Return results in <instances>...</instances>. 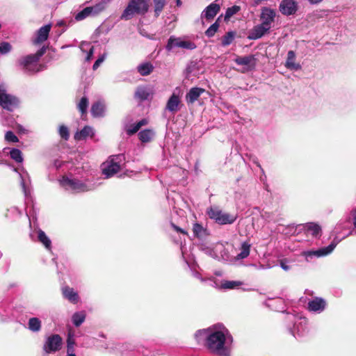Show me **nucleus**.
<instances>
[{
	"instance_id": "f257e3e1",
	"label": "nucleus",
	"mask_w": 356,
	"mask_h": 356,
	"mask_svg": "<svg viewBox=\"0 0 356 356\" xmlns=\"http://www.w3.org/2000/svg\"><path fill=\"white\" fill-rule=\"evenodd\" d=\"M195 338L198 343H203L213 354L229 356L233 337L222 324H216L207 329L197 330Z\"/></svg>"
},
{
	"instance_id": "f03ea898",
	"label": "nucleus",
	"mask_w": 356,
	"mask_h": 356,
	"mask_svg": "<svg viewBox=\"0 0 356 356\" xmlns=\"http://www.w3.org/2000/svg\"><path fill=\"white\" fill-rule=\"evenodd\" d=\"M276 17V11L268 7H263L259 15L261 24L253 27L250 32L248 38L257 40L268 33L273 26Z\"/></svg>"
},
{
	"instance_id": "7ed1b4c3",
	"label": "nucleus",
	"mask_w": 356,
	"mask_h": 356,
	"mask_svg": "<svg viewBox=\"0 0 356 356\" xmlns=\"http://www.w3.org/2000/svg\"><path fill=\"white\" fill-rule=\"evenodd\" d=\"M45 51L46 48L43 47L34 54H29L21 57L17 61L19 66L25 73L33 74L38 72V62Z\"/></svg>"
},
{
	"instance_id": "20e7f679",
	"label": "nucleus",
	"mask_w": 356,
	"mask_h": 356,
	"mask_svg": "<svg viewBox=\"0 0 356 356\" xmlns=\"http://www.w3.org/2000/svg\"><path fill=\"white\" fill-rule=\"evenodd\" d=\"M59 182L60 186L65 190L75 193L86 192L94 190L96 188L95 184L82 182L77 179L70 178L67 176H63L59 180Z\"/></svg>"
},
{
	"instance_id": "39448f33",
	"label": "nucleus",
	"mask_w": 356,
	"mask_h": 356,
	"mask_svg": "<svg viewBox=\"0 0 356 356\" xmlns=\"http://www.w3.org/2000/svg\"><path fill=\"white\" fill-rule=\"evenodd\" d=\"M148 10L147 0H130L123 11L121 18L128 20L131 19L134 15H145Z\"/></svg>"
},
{
	"instance_id": "423d86ee",
	"label": "nucleus",
	"mask_w": 356,
	"mask_h": 356,
	"mask_svg": "<svg viewBox=\"0 0 356 356\" xmlns=\"http://www.w3.org/2000/svg\"><path fill=\"white\" fill-rule=\"evenodd\" d=\"M125 156L122 154L111 156L108 161L102 166V174L106 178H110L115 175L124 164Z\"/></svg>"
},
{
	"instance_id": "0eeeda50",
	"label": "nucleus",
	"mask_w": 356,
	"mask_h": 356,
	"mask_svg": "<svg viewBox=\"0 0 356 356\" xmlns=\"http://www.w3.org/2000/svg\"><path fill=\"white\" fill-rule=\"evenodd\" d=\"M286 320L293 323V327H289V330L295 338L302 337L307 333V321L305 318L288 314Z\"/></svg>"
},
{
	"instance_id": "6e6552de",
	"label": "nucleus",
	"mask_w": 356,
	"mask_h": 356,
	"mask_svg": "<svg viewBox=\"0 0 356 356\" xmlns=\"http://www.w3.org/2000/svg\"><path fill=\"white\" fill-rule=\"evenodd\" d=\"M200 250L208 256L218 260L228 261L229 259L228 252L222 243H216L209 246L202 244L200 246Z\"/></svg>"
},
{
	"instance_id": "1a4fd4ad",
	"label": "nucleus",
	"mask_w": 356,
	"mask_h": 356,
	"mask_svg": "<svg viewBox=\"0 0 356 356\" xmlns=\"http://www.w3.org/2000/svg\"><path fill=\"white\" fill-rule=\"evenodd\" d=\"M208 216L220 225L232 224L236 220V217L227 213L222 212L219 207L212 206L207 209Z\"/></svg>"
},
{
	"instance_id": "9d476101",
	"label": "nucleus",
	"mask_w": 356,
	"mask_h": 356,
	"mask_svg": "<svg viewBox=\"0 0 356 356\" xmlns=\"http://www.w3.org/2000/svg\"><path fill=\"white\" fill-rule=\"evenodd\" d=\"M62 345V337L58 334H52L45 338L42 350L46 354H53L60 350Z\"/></svg>"
},
{
	"instance_id": "9b49d317",
	"label": "nucleus",
	"mask_w": 356,
	"mask_h": 356,
	"mask_svg": "<svg viewBox=\"0 0 356 356\" xmlns=\"http://www.w3.org/2000/svg\"><path fill=\"white\" fill-rule=\"evenodd\" d=\"M18 104V99L7 92L6 86L0 84V106L5 109L12 111Z\"/></svg>"
},
{
	"instance_id": "f8f14e48",
	"label": "nucleus",
	"mask_w": 356,
	"mask_h": 356,
	"mask_svg": "<svg viewBox=\"0 0 356 356\" xmlns=\"http://www.w3.org/2000/svg\"><path fill=\"white\" fill-rule=\"evenodd\" d=\"M196 44L188 40H183L180 38H176L173 35L170 36L168 40L165 49L168 51H171L175 47H180L182 49L193 50L196 48Z\"/></svg>"
},
{
	"instance_id": "ddd939ff",
	"label": "nucleus",
	"mask_w": 356,
	"mask_h": 356,
	"mask_svg": "<svg viewBox=\"0 0 356 356\" xmlns=\"http://www.w3.org/2000/svg\"><path fill=\"white\" fill-rule=\"evenodd\" d=\"M337 243L338 241L335 242L334 241L327 247L321 248L316 250L304 251L302 252V255L305 257L306 260L308 261L313 257H321L327 256L334 250Z\"/></svg>"
},
{
	"instance_id": "4468645a",
	"label": "nucleus",
	"mask_w": 356,
	"mask_h": 356,
	"mask_svg": "<svg viewBox=\"0 0 356 356\" xmlns=\"http://www.w3.org/2000/svg\"><path fill=\"white\" fill-rule=\"evenodd\" d=\"M279 9L284 15H293L298 10V3L294 0H282L280 4Z\"/></svg>"
},
{
	"instance_id": "2eb2a0df",
	"label": "nucleus",
	"mask_w": 356,
	"mask_h": 356,
	"mask_svg": "<svg viewBox=\"0 0 356 356\" xmlns=\"http://www.w3.org/2000/svg\"><path fill=\"white\" fill-rule=\"evenodd\" d=\"M327 302L325 299L316 297L308 302L307 307L309 311L320 314L326 308Z\"/></svg>"
},
{
	"instance_id": "dca6fc26",
	"label": "nucleus",
	"mask_w": 356,
	"mask_h": 356,
	"mask_svg": "<svg viewBox=\"0 0 356 356\" xmlns=\"http://www.w3.org/2000/svg\"><path fill=\"white\" fill-rule=\"evenodd\" d=\"M220 7L219 4L216 3H211L209 5L202 13L201 18L210 21L214 18V17L220 11Z\"/></svg>"
},
{
	"instance_id": "f3484780",
	"label": "nucleus",
	"mask_w": 356,
	"mask_h": 356,
	"mask_svg": "<svg viewBox=\"0 0 356 356\" xmlns=\"http://www.w3.org/2000/svg\"><path fill=\"white\" fill-rule=\"evenodd\" d=\"M61 291L63 298L71 303L76 304L79 301V294L73 288L65 286L62 287Z\"/></svg>"
},
{
	"instance_id": "a211bd4d",
	"label": "nucleus",
	"mask_w": 356,
	"mask_h": 356,
	"mask_svg": "<svg viewBox=\"0 0 356 356\" xmlns=\"http://www.w3.org/2000/svg\"><path fill=\"white\" fill-rule=\"evenodd\" d=\"M180 103L181 101L179 95L173 92L167 102L165 109L175 113L179 110Z\"/></svg>"
},
{
	"instance_id": "6ab92c4d",
	"label": "nucleus",
	"mask_w": 356,
	"mask_h": 356,
	"mask_svg": "<svg viewBox=\"0 0 356 356\" xmlns=\"http://www.w3.org/2000/svg\"><path fill=\"white\" fill-rule=\"evenodd\" d=\"M205 92V90L199 88V87H193L191 88L189 91L186 95V102L188 104H193L195 101L198 99L201 95H202Z\"/></svg>"
},
{
	"instance_id": "aec40b11",
	"label": "nucleus",
	"mask_w": 356,
	"mask_h": 356,
	"mask_svg": "<svg viewBox=\"0 0 356 356\" xmlns=\"http://www.w3.org/2000/svg\"><path fill=\"white\" fill-rule=\"evenodd\" d=\"M51 24H47L42 26L37 32L36 38L33 40V43L38 44L47 40L51 30Z\"/></svg>"
},
{
	"instance_id": "412c9836",
	"label": "nucleus",
	"mask_w": 356,
	"mask_h": 356,
	"mask_svg": "<svg viewBox=\"0 0 356 356\" xmlns=\"http://www.w3.org/2000/svg\"><path fill=\"white\" fill-rule=\"evenodd\" d=\"M285 67L290 70L294 71L301 69V65L299 63H296V54L293 51L291 50L288 51Z\"/></svg>"
},
{
	"instance_id": "4be33fe9",
	"label": "nucleus",
	"mask_w": 356,
	"mask_h": 356,
	"mask_svg": "<svg viewBox=\"0 0 356 356\" xmlns=\"http://www.w3.org/2000/svg\"><path fill=\"white\" fill-rule=\"evenodd\" d=\"M152 95V90L145 86H138L135 92V97L141 102L148 99Z\"/></svg>"
},
{
	"instance_id": "5701e85b",
	"label": "nucleus",
	"mask_w": 356,
	"mask_h": 356,
	"mask_svg": "<svg viewBox=\"0 0 356 356\" xmlns=\"http://www.w3.org/2000/svg\"><path fill=\"white\" fill-rule=\"evenodd\" d=\"M94 135V129L90 126H85L81 131L75 134L74 138L77 140H85L89 136L93 137Z\"/></svg>"
},
{
	"instance_id": "b1692460",
	"label": "nucleus",
	"mask_w": 356,
	"mask_h": 356,
	"mask_svg": "<svg viewBox=\"0 0 356 356\" xmlns=\"http://www.w3.org/2000/svg\"><path fill=\"white\" fill-rule=\"evenodd\" d=\"M148 124V120L147 119H142L136 123L130 125H126L125 131L129 136H132L143 126H145Z\"/></svg>"
},
{
	"instance_id": "393cba45",
	"label": "nucleus",
	"mask_w": 356,
	"mask_h": 356,
	"mask_svg": "<svg viewBox=\"0 0 356 356\" xmlns=\"http://www.w3.org/2000/svg\"><path fill=\"white\" fill-rule=\"evenodd\" d=\"M106 107L104 103L97 102L92 105L91 114L95 118L103 117L105 113Z\"/></svg>"
},
{
	"instance_id": "a878e982",
	"label": "nucleus",
	"mask_w": 356,
	"mask_h": 356,
	"mask_svg": "<svg viewBox=\"0 0 356 356\" xmlns=\"http://www.w3.org/2000/svg\"><path fill=\"white\" fill-rule=\"evenodd\" d=\"M155 132L152 129H145L138 133V138L143 143H147L152 140Z\"/></svg>"
},
{
	"instance_id": "bb28decb",
	"label": "nucleus",
	"mask_w": 356,
	"mask_h": 356,
	"mask_svg": "<svg viewBox=\"0 0 356 356\" xmlns=\"http://www.w3.org/2000/svg\"><path fill=\"white\" fill-rule=\"evenodd\" d=\"M251 244L248 241H244L241 243L240 252L234 257L235 260H241L247 258L250 252Z\"/></svg>"
},
{
	"instance_id": "cd10ccee",
	"label": "nucleus",
	"mask_w": 356,
	"mask_h": 356,
	"mask_svg": "<svg viewBox=\"0 0 356 356\" xmlns=\"http://www.w3.org/2000/svg\"><path fill=\"white\" fill-rule=\"evenodd\" d=\"M108 3V0H102L99 3L92 6L87 7L91 16L94 17L102 12Z\"/></svg>"
},
{
	"instance_id": "c85d7f7f",
	"label": "nucleus",
	"mask_w": 356,
	"mask_h": 356,
	"mask_svg": "<svg viewBox=\"0 0 356 356\" xmlns=\"http://www.w3.org/2000/svg\"><path fill=\"white\" fill-rule=\"evenodd\" d=\"M21 179V186L22 188L24 194L25 196H28L30 193L29 188V184L31 182L30 177L26 171H24L23 174H19Z\"/></svg>"
},
{
	"instance_id": "c756f323",
	"label": "nucleus",
	"mask_w": 356,
	"mask_h": 356,
	"mask_svg": "<svg viewBox=\"0 0 356 356\" xmlns=\"http://www.w3.org/2000/svg\"><path fill=\"white\" fill-rule=\"evenodd\" d=\"M28 328L33 332H38L42 328V322L37 317H32L29 319Z\"/></svg>"
},
{
	"instance_id": "7c9ffc66",
	"label": "nucleus",
	"mask_w": 356,
	"mask_h": 356,
	"mask_svg": "<svg viewBox=\"0 0 356 356\" xmlns=\"http://www.w3.org/2000/svg\"><path fill=\"white\" fill-rule=\"evenodd\" d=\"M86 317L84 311L76 312L72 316V322L75 327H79L85 321Z\"/></svg>"
},
{
	"instance_id": "2f4dec72",
	"label": "nucleus",
	"mask_w": 356,
	"mask_h": 356,
	"mask_svg": "<svg viewBox=\"0 0 356 356\" xmlns=\"http://www.w3.org/2000/svg\"><path fill=\"white\" fill-rule=\"evenodd\" d=\"M193 232L194 236L198 238H204L207 235V229L197 222L193 224Z\"/></svg>"
},
{
	"instance_id": "473e14b6",
	"label": "nucleus",
	"mask_w": 356,
	"mask_h": 356,
	"mask_svg": "<svg viewBox=\"0 0 356 356\" xmlns=\"http://www.w3.org/2000/svg\"><path fill=\"white\" fill-rule=\"evenodd\" d=\"M38 241L40 242L46 249L51 250V241L50 238L46 235V234L41 229H39L38 232Z\"/></svg>"
},
{
	"instance_id": "72a5a7b5",
	"label": "nucleus",
	"mask_w": 356,
	"mask_h": 356,
	"mask_svg": "<svg viewBox=\"0 0 356 356\" xmlns=\"http://www.w3.org/2000/svg\"><path fill=\"white\" fill-rule=\"evenodd\" d=\"M213 283H214L213 286H215L216 288H220V289H232L237 286H239L241 284V283L238 281H227V280L222 281L220 286H218V284L216 283V282H213Z\"/></svg>"
},
{
	"instance_id": "f704fd0d",
	"label": "nucleus",
	"mask_w": 356,
	"mask_h": 356,
	"mask_svg": "<svg viewBox=\"0 0 356 356\" xmlns=\"http://www.w3.org/2000/svg\"><path fill=\"white\" fill-rule=\"evenodd\" d=\"M305 229L307 232L310 233L313 236L317 237L320 235L321 229V227L314 222H308L305 225Z\"/></svg>"
},
{
	"instance_id": "c9c22d12",
	"label": "nucleus",
	"mask_w": 356,
	"mask_h": 356,
	"mask_svg": "<svg viewBox=\"0 0 356 356\" xmlns=\"http://www.w3.org/2000/svg\"><path fill=\"white\" fill-rule=\"evenodd\" d=\"M137 69L142 76H147L153 71L154 67L150 63L147 62L139 65Z\"/></svg>"
},
{
	"instance_id": "e433bc0d",
	"label": "nucleus",
	"mask_w": 356,
	"mask_h": 356,
	"mask_svg": "<svg viewBox=\"0 0 356 356\" xmlns=\"http://www.w3.org/2000/svg\"><path fill=\"white\" fill-rule=\"evenodd\" d=\"M241 10L239 6L234 5L232 7L227 8L225 14V20L228 21L233 15H236Z\"/></svg>"
},
{
	"instance_id": "4c0bfd02",
	"label": "nucleus",
	"mask_w": 356,
	"mask_h": 356,
	"mask_svg": "<svg viewBox=\"0 0 356 356\" xmlns=\"http://www.w3.org/2000/svg\"><path fill=\"white\" fill-rule=\"evenodd\" d=\"M253 59L252 56H237L234 61L238 65H249Z\"/></svg>"
},
{
	"instance_id": "58836bf2",
	"label": "nucleus",
	"mask_w": 356,
	"mask_h": 356,
	"mask_svg": "<svg viewBox=\"0 0 356 356\" xmlns=\"http://www.w3.org/2000/svg\"><path fill=\"white\" fill-rule=\"evenodd\" d=\"M10 156L17 163H22L23 161L22 153L19 149H12L10 151Z\"/></svg>"
},
{
	"instance_id": "ea45409f",
	"label": "nucleus",
	"mask_w": 356,
	"mask_h": 356,
	"mask_svg": "<svg viewBox=\"0 0 356 356\" xmlns=\"http://www.w3.org/2000/svg\"><path fill=\"white\" fill-rule=\"evenodd\" d=\"M155 16L158 17L163 10L166 2L165 0H153Z\"/></svg>"
},
{
	"instance_id": "a19ab883",
	"label": "nucleus",
	"mask_w": 356,
	"mask_h": 356,
	"mask_svg": "<svg viewBox=\"0 0 356 356\" xmlns=\"http://www.w3.org/2000/svg\"><path fill=\"white\" fill-rule=\"evenodd\" d=\"M88 103V99L86 96L81 97L79 102L78 103L77 108L82 115L86 113Z\"/></svg>"
},
{
	"instance_id": "79ce46f5",
	"label": "nucleus",
	"mask_w": 356,
	"mask_h": 356,
	"mask_svg": "<svg viewBox=\"0 0 356 356\" xmlns=\"http://www.w3.org/2000/svg\"><path fill=\"white\" fill-rule=\"evenodd\" d=\"M235 33L233 31L227 32L222 38V45L225 47L229 45L234 40Z\"/></svg>"
},
{
	"instance_id": "37998d69",
	"label": "nucleus",
	"mask_w": 356,
	"mask_h": 356,
	"mask_svg": "<svg viewBox=\"0 0 356 356\" xmlns=\"http://www.w3.org/2000/svg\"><path fill=\"white\" fill-rule=\"evenodd\" d=\"M12 49V45L8 42H1L0 43V55L8 54Z\"/></svg>"
},
{
	"instance_id": "c03bdc74",
	"label": "nucleus",
	"mask_w": 356,
	"mask_h": 356,
	"mask_svg": "<svg viewBox=\"0 0 356 356\" xmlns=\"http://www.w3.org/2000/svg\"><path fill=\"white\" fill-rule=\"evenodd\" d=\"M218 27L219 24L218 22H216L207 29V30L205 31V35L209 38L213 37L217 32Z\"/></svg>"
},
{
	"instance_id": "a18cd8bd",
	"label": "nucleus",
	"mask_w": 356,
	"mask_h": 356,
	"mask_svg": "<svg viewBox=\"0 0 356 356\" xmlns=\"http://www.w3.org/2000/svg\"><path fill=\"white\" fill-rule=\"evenodd\" d=\"M90 16H91V15L89 13V10L86 7V8H83L82 10H81L80 12H79L75 15L74 18L76 21H81Z\"/></svg>"
},
{
	"instance_id": "49530a36",
	"label": "nucleus",
	"mask_w": 356,
	"mask_h": 356,
	"mask_svg": "<svg viewBox=\"0 0 356 356\" xmlns=\"http://www.w3.org/2000/svg\"><path fill=\"white\" fill-rule=\"evenodd\" d=\"M58 133L60 136L65 140H67L70 137L68 128L65 125L59 127Z\"/></svg>"
},
{
	"instance_id": "de8ad7c7",
	"label": "nucleus",
	"mask_w": 356,
	"mask_h": 356,
	"mask_svg": "<svg viewBox=\"0 0 356 356\" xmlns=\"http://www.w3.org/2000/svg\"><path fill=\"white\" fill-rule=\"evenodd\" d=\"M5 140L9 143H17L18 138L15 135L12 131H8L5 134Z\"/></svg>"
},
{
	"instance_id": "09e8293b",
	"label": "nucleus",
	"mask_w": 356,
	"mask_h": 356,
	"mask_svg": "<svg viewBox=\"0 0 356 356\" xmlns=\"http://www.w3.org/2000/svg\"><path fill=\"white\" fill-rule=\"evenodd\" d=\"M106 56V54H104L101 55L97 58V60L93 64V66H92L93 70H96L99 67V65L104 61Z\"/></svg>"
},
{
	"instance_id": "8fccbe9b",
	"label": "nucleus",
	"mask_w": 356,
	"mask_h": 356,
	"mask_svg": "<svg viewBox=\"0 0 356 356\" xmlns=\"http://www.w3.org/2000/svg\"><path fill=\"white\" fill-rule=\"evenodd\" d=\"M94 48L88 42H82L80 44V49L83 52H88L90 49Z\"/></svg>"
},
{
	"instance_id": "3c124183",
	"label": "nucleus",
	"mask_w": 356,
	"mask_h": 356,
	"mask_svg": "<svg viewBox=\"0 0 356 356\" xmlns=\"http://www.w3.org/2000/svg\"><path fill=\"white\" fill-rule=\"evenodd\" d=\"M261 217H262V218H264L265 220H266L268 222H270V221L273 220L272 213L267 212V211H263L261 213Z\"/></svg>"
},
{
	"instance_id": "603ef678",
	"label": "nucleus",
	"mask_w": 356,
	"mask_h": 356,
	"mask_svg": "<svg viewBox=\"0 0 356 356\" xmlns=\"http://www.w3.org/2000/svg\"><path fill=\"white\" fill-rule=\"evenodd\" d=\"M192 274L193 277L198 279L200 282H204L206 281V279L202 277L200 273H198L197 271L193 270Z\"/></svg>"
},
{
	"instance_id": "864d4df0",
	"label": "nucleus",
	"mask_w": 356,
	"mask_h": 356,
	"mask_svg": "<svg viewBox=\"0 0 356 356\" xmlns=\"http://www.w3.org/2000/svg\"><path fill=\"white\" fill-rule=\"evenodd\" d=\"M67 346H75V341L70 333H69L67 339Z\"/></svg>"
},
{
	"instance_id": "5fc2aeb1",
	"label": "nucleus",
	"mask_w": 356,
	"mask_h": 356,
	"mask_svg": "<svg viewBox=\"0 0 356 356\" xmlns=\"http://www.w3.org/2000/svg\"><path fill=\"white\" fill-rule=\"evenodd\" d=\"M171 225V227L175 230L177 231V232H180V233H182L184 234H186V232L182 229L181 228L179 227L178 226H177L176 225H175L173 222H171L170 223Z\"/></svg>"
},
{
	"instance_id": "6e6d98bb",
	"label": "nucleus",
	"mask_w": 356,
	"mask_h": 356,
	"mask_svg": "<svg viewBox=\"0 0 356 356\" xmlns=\"http://www.w3.org/2000/svg\"><path fill=\"white\" fill-rule=\"evenodd\" d=\"M280 267L285 271L290 269V266L287 264L286 261L282 260L280 261Z\"/></svg>"
},
{
	"instance_id": "4d7b16f0",
	"label": "nucleus",
	"mask_w": 356,
	"mask_h": 356,
	"mask_svg": "<svg viewBox=\"0 0 356 356\" xmlns=\"http://www.w3.org/2000/svg\"><path fill=\"white\" fill-rule=\"evenodd\" d=\"M86 53L87 54V56L86 57V61L90 60V59L92 58V55L94 54V48L90 49V51H88V52H86Z\"/></svg>"
},
{
	"instance_id": "13d9d810",
	"label": "nucleus",
	"mask_w": 356,
	"mask_h": 356,
	"mask_svg": "<svg viewBox=\"0 0 356 356\" xmlns=\"http://www.w3.org/2000/svg\"><path fill=\"white\" fill-rule=\"evenodd\" d=\"M74 353V346H67V354Z\"/></svg>"
},
{
	"instance_id": "bf43d9fd",
	"label": "nucleus",
	"mask_w": 356,
	"mask_h": 356,
	"mask_svg": "<svg viewBox=\"0 0 356 356\" xmlns=\"http://www.w3.org/2000/svg\"><path fill=\"white\" fill-rule=\"evenodd\" d=\"M310 4H318L323 1V0H307Z\"/></svg>"
},
{
	"instance_id": "052dcab7",
	"label": "nucleus",
	"mask_w": 356,
	"mask_h": 356,
	"mask_svg": "<svg viewBox=\"0 0 356 356\" xmlns=\"http://www.w3.org/2000/svg\"><path fill=\"white\" fill-rule=\"evenodd\" d=\"M353 220H354V222H353V223H354V225H355V227H356V214L354 216V218H353Z\"/></svg>"
},
{
	"instance_id": "680f3d73",
	"label": "nucleus",
	"mask_w": 356,
	"mask_h": 356,
	"mask_svg": "<svg viewBox=\"0 0 356 356\" xmlns=\"http://www.w3.org/2000/svg\"><path fill=\"white\" fill-rule=\"evenodd\" d=\"M55 165H56V168H58L60 166V164H57V161L55 162Z\"/></svg>"
},
{
	"instance_id": "e2e57ef3",
	"label": "nucleus",
	"mask_w": 356,
	"mask_h": 356,
	"mask_svg": "<svg viewBox=\"0 0 356 356\" xmlns=\"http://www.w3.org/2000/svg\"><path fill=\"white\" fill-rule=\"evenodd\" d=\"M181 1H180V0H177V6H180V5H181Z\"/></svg>"
},
{
	"instance_id": "0e129e2a",
	"label": "nucleus",
	"mask_w": 356,
	"mask_h": 356,
	"mask_svg": "<svg viewBox=\"0 0 356 356\" xmlns=\"http://www.w3.org/2000/svg\"><path fill=\"white\" fill-rule=\"evenodd\" d=\"M215 274H216V275H218V276H220V275H222V274H221V273H220V272H216V273H215Z\"/></svg>"
},
{
	"instance_id": "69168bd1",
	"label": "nucleus",
	"mask_w": 356,
	"mask_h": 356,
	"mask_svg": "<svg viewBox=\"0 0 356 356\" xmlns=\"http://www.w3.org/2000/svg\"><path fill=\"white\" fill-rule=\"evenodd\" d=\"M67 356H76L75 353L73 354H67Z\"/></svg>"
}]
</instances>
